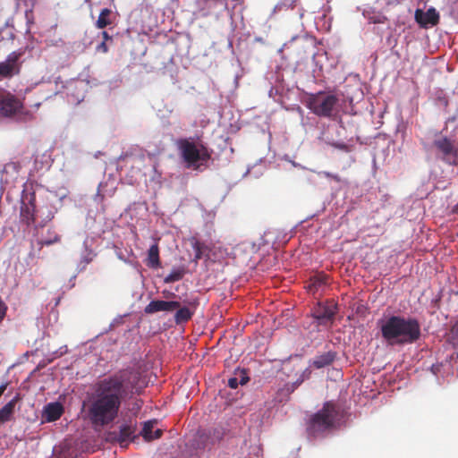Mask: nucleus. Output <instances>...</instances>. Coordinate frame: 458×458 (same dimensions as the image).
<instances>
[{
    "instance_id": "obj_8",
    "label": "nucleus",
    "mask_w": 458,
    "mask_h": 458,
    "mask_svg": "<svg viewBox=\"0 0 458 458\" xmlns=\"http://www.w3.org/2000/svg\"><path fill=\"white\" fill-rule=\"evenodd\" d=\"M22 108V103L11 93H0V118L13 117Z\"/></svg>"
},
{
    "instance_id": "obj_32",
    "label": "nucleus",
    "mask_w": 458,
    "mask_h": 458,
    "mask_svg": "<svg viewBox=\"0 0 458 458\" xmlns=\"http://www.w3.org/2000/svg\"><path fill=\"white\" fill-rule=\"evenodd\" d=\"M97 49H98V51L103 52V53H106V52L108 51V47H107V46H106V42H105V41H103L102 43H100V44L98 46Z\"/></svg>"
},
{
    "instance_id": "obj_16",
    "label": "nucleus",
    "mask_w": 458,
    "mask_h": 458,
    "mask_svg": "<svg viewBox=\"0 0 458 458\" xmlns=\"http://www.w3.org/2000/svg\"><path fill=\"white\" fill-rule=\"evenodd\" d=\"M156 424L157 420H148L144 422L140 435L146 441L150 442L162 437L163 431L161 429L157 428L153 431L154 426Z\"/></svg>"
},
{
    "instance_id": "obj_7",
    "label": "nucleus",
    "mask_w": 458,
    "mask_h": 458,
    "mask_svg": "<svg viewBox=\"0 0 458 458\" xmlns=\"http://www.w3.org/2000/svg\"><path fill=\"white\" fill-rule=\"evenodd\" d=\"M22 54V52L13 51L7 55L4 62H0V81L11 79L20 73V58Z\"/></svg>"
},
{
    "instance_id": "obj_28",
    "label": "nucleus",
    "mask_w": 458,
    "mask_h": 458,
    "mask_svg": "<svg viewBox=\"0 0 458 458\" xmlns=\"http://www.w3.org/2000/svg\"><path fill=\"white\" fill-rule=\"evenodd\" d=\"M451 343L454 347H458V322L454 326L452 329Z\"/></svg>"
},
{
    "instance_id": "obj_1",
    "label": "nucleus",
    "mask_w": 458,
    "mask_h": 458,
    "mask_svg": "<svg viewBox=\"0 0 458 458\" xmlns=\"http://www.w3.org/2000/svg\"><path fill=\"white\" fill-rule=\"evenodd\" d=\"M145 382L139 370L128 368L100 380L96 396L88 409V417L94 427H104L118 415L122 400L134 394H140Z\"/></svg>"
},
{
    "instance_id": "obj_19",
    "label": "nucleus",
    "mask_w": 458,
    "mask_h": 458,
    "mask_svg": "<svg viewBox=\"0 0 458 458\" xmlns=\"http://www.w3.org/2000/svg\"><path fill=\"white\" fill-rule=\"evenodd\" d=\"M336 357L335 352H327L321 355L315 357L312 361V366L316 369H321L332 364Z\"/></svg>"
},
{
    "instance_id": "obj_23",
    "label": "nucleus",
    "mask_w": 458,
    "mask_h": 458,
    "mask_svg": "<svg viewBox=\"0 0 458 458\" xmlns=\"http://www.w3.org/2000/svg\"><path fill=\"white\" fill-rule=\"evenodd\" d=\"M61 240L60 235L54 229H48L47 232V235L42 237L39 241V244L49 246L51 244L59 242Z\"/></svg>"
},
{
    "instance_id": "obj_6",
    "label": "nucleus",
    "mask_w": 458,
    "mask_h": 458,
    "mask_svg": "<svg viewBox=\"0 0 458 458\" xmlns=\"http://www.w3.org/2000/svg\"><path fill=\"white\" fill-rule=\"evenodd\" d=\"M436 156L444 163L458 166V140L442 133L436 134L432 141Z\"/></svg>"
},
{
    "instance_id": "obj_21",
    "label": "nucleus",
    "mask_w": 458,
    "mask_h": 458,
    "mask_svg": "<svg viewBox=\"0 0 458 458\" xmlns=\"http://www.w3.org/2000/svg\"><path fill=\"white\" fill-rule=\"evenodd\" d=\"M112 14V11L108 8H104L100 11V13L98 15V18L95 23V26L99 29H105L108 25H111L113 23V21L111 20L110 16Z\"/></svg>"
},
{
    "instance_id": "obj_22",
    "label": "nucleus",
    "mask_w": 458,
    "mask_h": 458,
    "mask_svg": "<svg viewBox=\"0 0 458 458\" xmlns=\"http://www.w3.org/2000/svg\"><path fill=\"white\" fill-rule=\"evenodd\" d=\"M224 433L221 429L214 428L212 430H208V433L206 435L207 440L204 442V446L208 445H214L216 443L220 442L223 438Z\"/></svg>"
},
{
    "instance_id": "obj_11",
    "label": "nucleus",
    "mask_w": 458,
    "mask_h": 458,
    "mask_svg": "<svg viewBox=\"0 0 458 458\" xmlns=\"http://www.w3.org/2000/svg\"><path fill=\"white\" fill-rule=\"evenodd\" d=\"M183 303L185 304L183 307L180 306L176 309L177 310L174 317V322L177 325L186 323L191 320L192 316L195 314L199 302L198 298H195L191 301H184Z\"/></svg>"
},
{
    "instance_id": "obj_2",
    "label": "nucleus",
    "mask_w": 458,
    "mask_h": 458,
    "mask_svg": "<svg viewBox=\"0 0 458 458\" xmlns=\"http://www.w3.org/2000/svg\"><path fill=\"white\" fill-rule=\"evenodd\" d=\"M382 337L389 344H412L420 337V326L416 318L391 316L381 322Z\"/></svg>"
},
{
    "instance_id": "obj_29",
    "label": "nucleus",
    "mask_w": 458,
    "mask_h": 458,
    "mask_svg": "<svg viewBox=\"0 0 458 458\" xmlns=\"http://www.w3.org/2000/svg\"><path fill=\"white\" fill-rule=\"evenodd\" d=\"M369 20L371 23H384L386 21V17L384 15L371 16Z\"/></svg>"
},
{
    "instance_id": "obj_5",
    "label": "nucleus",
    "mask_w": 458,
    "mask_h": 458,
    "mask_svg": "<svg viewBox=\"0 0 458 458\" xmlns=\"http://www.w3.org/2000/svg\"><path fill=\"white\" fill-rule=\"evenodd\" d=\"M339 98L331 92L318 91L310 94L307 99V107L319 117L330 118L334 115Z\"/></svg>"
},
{
    "instance_id": "obj_15",
    "label": "nucleus",
    "mask_w": 458,
    "mask_h": 458,
    "mask_svg": "<svg viewBox=\"0 0 458 458\" xmlns=\"http://www.w3.org/2000/svg\"><path fill=\"white\" fill-rule=\"evenodd\" d=\"M415 20L421 27L428 25L435 26L439 21V14L435 8H429L427 12L417 9L415 12Z\"/></svg>"
},
{
    "instance_id": "obj_18",
    "label": "nucleus",
    "mask_w": 458,
    "mask_h": 458,
    "mask_svg": "<svg viewBox=\"0 0 458 458\" xmlns=\"http://www.w3.org/2000/svg\"><path fill=\"white\" fill-rule=\"evenodd\" d=\"M20 400V395L16 394L10 402H8L0 410V423H4L11 420L12 415L14 412L16 403Z\"/></svg>"
},
{
    "instance_id": "obj_31",
    "label": "nucleus",
    "mask_w": 458,
    "mask_h": 458,
    "mask_svg": "<svg viewBox=\"0 0 458 458\" xmlns=\"http://www.w3.org/2000/svg\"><path fill=\"white\" fill-rule=\"evenodd\" d=\"M94 255L91 253H88L86 256L82 258V262L85 263V265L90 263L93 260Z\"/></svg>"
},
{
    "instance_id": "obj_27",
    "label": "nucleus",
    "mask_w": 458,
    "mask_h": 458,
    "mask_svg": "<svg viewBox=\"0 0 458 458\" xmlns=\"http://www.w3.org/2000/svg\"><path fill=\"white\" fill-rule=\"evenodd\" d=\"M297 0H283L282 3L278 4L276 6V9L282 10L283 8H291L293 9L296 5Z\"/></svg>"
},
{
    "instance_id": "obj_38",
    "label": "nucleus",
    "mask_w": 458,
    "mask_h": 458,
    "mask_svg": "<svg viewBox=\"0 0 458 458\" xmlns=\"http://www.w3.org/2000/svg\"><path fill=\"white\" fill-rule=\"evenodd\" d=\"M339 148L341 149H346V145L345 144L339 145Z\"/></svg>"
},
{
    "instance_id": "obj_12",
    "label": "nucleus",
    "mask_w": 458,
    "mask_h": 458,
    "mask_svg": "<svg viewBox=\"0 0 458 458\" xmlns=\"http://www.w3.org/2000/svg\"><path fill=\"white\" fill-rule=\"evenodd\" d=\"M180 307L176 301H151L144 309L146 314H154L159 311H174Z\"/></svg>"
},
{
    "instance_id": "obj_33",
    "label": "nucleus",
    "mask_w": 458,
    "mask_h": 458,
    "mask_svg": "<svg viewBox=\"0 0 458 458\" xmlns=\"http://www.w3.org/2000/svg\"><path fill=\"white\" fill-rule=\"evenodd\" d=\"M102 36H103V38H104V41L106 42V40H109V39H112V38L108 35V33L106 31H103L102 32Z\"/></svg>"
},
{
    "instance_id": "obj_4",
    "label": "nucleus",
    "mask_w": 458,
    "mask_h": 458,
    "mask_svg": "<svg viewBox=\"0 0 458 458\" xmlns=\"http://www.w3.org/2000/svg\"><path fill=\"white\" fill-rule=\"evenodd\" d=\"M338 415V410L333 402H326L321 410L313 414L307 426L310 435L316 436L332 428Z\"/></svg>"
},
{
    "instance_id": "obj_17",
    "label": "nucleus",
    "mask_w": 458,
    "mask_h": 458,
    "mask_svg": "<svg viewBox=\"0 0 458 458\" xmlns=\"http://www.w3.org/2000/svg\"><path fill=\"white\" fill-rule=\"evenodd\" d=\"M328 276L323 273L311 276L306 288L309 292L315 293L327 284Z\"/></svg>"
},
{
    "instance_id": "obj_36",
    "label": "nucleus",
    "mask_w": 458,
    "mask_h": 458,
    "mask_svg": "<svg viewBox=\"0 0 458 458\" xmlns=\"http://www.w3.org/2000/svg\"><path fill=\"white\" fill-rule=\"evenodd\" d=\"M324 174H325V175H326L327 177H328V178H332V176H333V174H330V173H328V172H325Z\"/></svg>"
},
{
    "instance_id": "obj_24",
    "label": "nucleus",
    "mask_w": 458,
    "mask_h": 458,
    "mask_svg": "<svg viewBox=\"0 0 458 458\" xmlns=\"http://www.w3.org/2000/svg\"><path fill=\"white\" fill-rule=\"evenodd\" d=\"M184 273L185 271L184 268L182 267L174 269L169 275H167L164 278V283L172 284L180 281L183 277Z\"/></svg>"
},
{
    "instance_id": "obj_35",
    "label": "nucleus",
    "mask_w": 458,
    "mask_h": 458,
    "mask_svg": "<svg viewBox=\"0 0 458 458\" xmlns=\"http://www.w3.org/2000/svg\"><path fill=\"white\" fill-rule=\"evenodd\" d=\"M332 179L337 182L341 181L340 177L337 174H333Z\"/></svg>"
},
{
    "instance_id": "obj_14",
    "label": "nucleus",
    "mask_w": 458,
    "mask_h": 458,
    "mask_svg": "<svg viewBox=\"0 0 458 458\" xmlns=\"http://www.w3.org/2000/svg\"><path fill=\"white\" fill-rule=\"evenodd\" d=\"M64 413V407L59 402L47 403L42 411V419L44 422H54L59 420Z\"/></svg>"
},
{
    "instance_id": "obj_37",
    "label": "nucleus",
    "mask_w": 458,
    "mask_h": 458,
    "mask_svg": "<svg viewBox=\"0 0 458 458\" xmlns=\"http://www.w3.org/2000/svg\"><path fill=\"white\" fill-rule=\"evenodd\" d=\"M454 212L458 214V203L454 207Z\"/></svg>"
},
{
    "instance_id": "obj_9",
    "label": "nucleus",
    "mask_w": 458,
    "mask_h": 458,
    "mask_svg": "<svg viewBox=\"0 0 458 458\" xmlns=\"http://www.w3.org/2000/svg\"><path fill=\"white\" fill-rule=\"evenodd\" d=\"M21 199L22 200L20 210L21 220L27 225H30L35 222L36 194L35 192H32L28 198L25 193V190H23Z\"/></svg>"
},
{
    "instance_id": "obj_34",
    "label": "nucleus",
    "mask_w": 458,
    "mask_h": 458,
    "mask_svg": "<svg viewBox=\"0 0 458 458\" xmlns=\"http://www.w3.org/2000/svg\"><path fill=\"white\" fill-rule=\"evenodd\" d=\"M6 387H7V384L6 383L0 386V397L2 396V394L6 390Z\"/></svg>"
},
{
    "instance_id": "obj_30",
    "label": "nucleus",
    "mask_w": 458,
    "mask_h": 458,
    "mask_svg": "<svg viewBox=\"0 0 458 458\" xmlns=\"http://www.w3.org/2000/svg\"><path fill=\"white\" fill-rule=\"evenodd\" d=\"M133 154L131 151H126L120 155L119 160L120 161H126L127 159L132 157Z\"/></svg>"
},
{
    "instance_id": "obj_26",
    "label": "nucleus",
    "mask_w": 458,
    "mask_h": 458,
    "mask_svg": "<svg viewBox=\"0 0 458 458\" xmlns=\"http://www.w3.org/2000/svg\"><path fill=\"white\" fill-rule=\"evenodd\" d=\"M248 380L249 378L247 377H242L240 381L237 377H230L228 379V386L232 389H236L240 384L244 385L248 382Z\"/></svg>"
},
{
    "instance_id": "obj_13",
    "label": "nucleus",
    "mask_w": 458,
    "mask_h": 458,
    "mask_svg": "<svg viewBox=\"0 0 458 458\" xmlns=\"http://www.w3.org/2000/svg\"><path fill=\"white\" fill-rule=\"evenodd\" d=\"M336 312L337 307L334 303L318 304L314 310L313 316L320 324H326L334 320Z\"/></svg>"
},
{
    "instance_id": "obj_25",
    "label": "nucleus",
    "mask_w": 458,
    "mask_h": 458,
    "mask_svg": "<svg viewBox=\"0 0 458 458\" xmlns=\"http://www.w3.org/2000/svg\"><path fill=\"white\" fill-rule=\"evenodd\" d=\"M191 246L195 252L194 260L197 261L202 258L204 244L197 239L193 238L191 240Z\"/></svg>"
},
{
    "instance_id": "obj_3",
    "label": "nucleus",
    "mask_w": 458,
    "mask_h": 458,
    "mask_svg": "<svg viewBox=\"0 0 458 458\" xmlns=\"http://www.w3.org/2000/svg\"><path fill=\"white\" fill-rule=\"evenodd\" d=\"M180 155L187 168L199 169L200 164L211 159L212 150L201 142H195L191 138L178 140Z\"/></svg>"
},
{
    "instance_id": "obj_10",
    "label": "nucleus",
    "mask_w": 458,
    "mask_h": 458,
    "mask_svg": "<svg viewBox=\"0 0 458 458\" xmlns=\"http://www.w3.org/2000/svg\"><path fill=\"white\" fill-rule=\"evenodd\" d=\"M135 425L124 423L119 427L118 430L107 432L106 439L109 442H118L123 445L124 442L135 438Z\"/></svg>"
},
{
    "instance_id": "obj_39",
    "label": "nucleus",
    "mask_w": 458,
    "mask_h": 458,
    "mask_svg": "<svg viewBox=\"0 0 458 458\" xmlns=\"http://www.w3.org/2000/svg\"><path fill=\"white\" fill-rule=\"evenodd\" d=\"M10 165L15 167V164L8 165L7 166H10Z\"/></svg>"
},
{
    "instance_id": "obj_20",
    "label": "nucleus",
    "mask_w": 458,
    "mask_h": 458,
    "mask_svg": "<svg viewBox=\"0 0 458 458\" xmlns=\"http://www.w3.org/2000/svg\"><path fill=\"white\" fill-rule=\"evenodd\" d=\"M147 265L152 268L160 267L159 248L157 244H153L148 249Z\"/></svg>"
}]
</instances>
